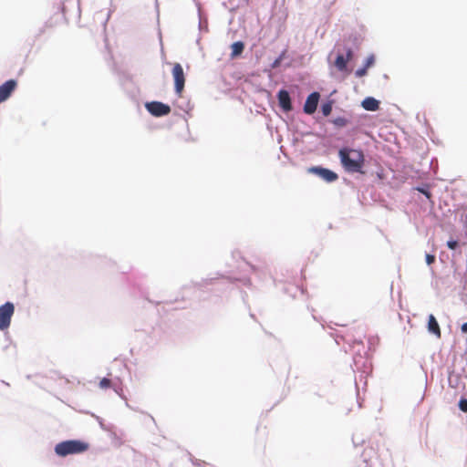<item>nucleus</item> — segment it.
I'll list each match as a JSON object with an SVG mask.
<instances>
[{"label": "nucleus", "mask_w": 467, "mask_h": 467, "mask_svg": "<svg viewBox=\"0 0 467 467\" xmlns=\"http://www.w3.org/2000/svg\"><path fill=\"white\" fill-rule=\"evenodd\" d=\"M338 156L343 168L348 172H363L365 156L362 150L345 147L339 150Z\"/></svg>", "instance_id": "nucleus-1"}, {"label": "nucleus", "mask_w": 467, "mask_h": 467, "mask_svg": "<svg viewBox=\"0 0 467 467\" xmlns=\"http://www.w3.org/2000/svg\"><path fill=\"white\" fill-rule=\"evenodd\" d=\"M361 106L366 110L376 111L379 109V101L372 97H368L361 102Z\"/></svg>", "instance_id": "nucleus-12"}, {"label": "nucleus", "mask_w": 467, "mask_h": 467, "mask_svg": "<svg viewBox=\"0 0 467 467\" xmlns=\"http://www.w3.org/2000/svg\"><path fill=\"white\" fill-rule=\"evenodd\" d=\"M277 98L280 107L285 111H289L292 109L291 99L289 93L286 90H280L277 94Z\"/></svg>", "instance_id": "nucleus-10"}, {"label": "nucleus", "mask_w": 467, "mask_h": 467, "mask_svg": "<svg viewBox=\"0 0 467 467\" xmlns=\"http://www.w3.org/2000/svg\"><path fill=\"white\" fill-rule=\"evenodd\" d=\"M332 107L330 104L327 103L322 106V113L325 116H328L331 113Z\"/></svg>", "instance_id": "nucleus-15"}, {"label": "nucleus", "mask_w": 467, "mask_h": 467, "mask_svg": "<svg viewBox=\"0 0 467 467\" xmlns=\"http://www.w3.org/2000/svg\"><path fill=\"white\" fill-rule=\"evenodd\" d=\"M308 171L318 175L327 182H335L337 179V173L326 168L311 167L308 169Z\"/></svg>", "instance_id": "nucleus-6"}, {"label": "nucleus", "mask_w": 467, "mask_h": 467, "mask_svg": "<svg viewBox=\"0 0 467 467\" xmlns=\"http://www.w3.org/2000/svg\"><path fill=\"white\" fill-rule=\"evenodd\" d=\"M367 73V69L366 68H359L356 71V76L360 78V77H363L364 75H366Z\"/></svg>", "instance_id": "nucleus-19"}, {"label": "nucleus", "mask_w": 467, "mask_h": 467, "mask_svg": "<svg viewBox=\"0 0 467 467\" xmlns=\"http://www.w3.org/2000/svg\"><path fill=\"white\" fill-rule=\"evenodd\" d=\"M147 110L155 117L166 116L171 112V107L160 101L148 102L145 105Z\"/></svg>", "instance_id": "nucleus-5"}, {"label": "nucleus", "mask_w": 467, "mask_h": 467, "mask_svg": "<svg viewBox=\"0 0 467 467\" xmlns=\"http://www.w3.org/2000/svg\"><path fill=\"white\" fill-rule=\"evenodd\" d=\"M461 329L463 333H467V322L462 325Z\"/></svg>", "instance_id": "nucleus-20"}, {"label": "nucleus", "mask_w": 467, "mask_h": 467, "mask_svg": "<svg viewBox=\"0 0 467 467\" xmlns=\"http://www.w3.org/2000/svg\"><path fill=\"white\" fill-rule=\"evenodd\" d=\"M428 330L430 333L435 335L438 338H440L441 336L440 326L433 315L429 316Z\"/></svg>", "instance_id": "nucleus-11"}, {"label": "nucleus", "mask_w": 467, "mask_h": 467, "mask_svg": "<svg viewBox=\"0 0 467 467\" xmlns=\"http://www.w3.org/2000/svg\"><path fill=\"white\" fill-rule=\"evenodd\" d=\"M15 312V306L11 302H6L0 306V329L5 330L9 327L11 318Z\"/></svg>", "instance_id": "nucleus-3"}, {"label": "nucleus", "mask_w": 467, "mask_h": 467, "mask_svg": "<svg viewBox=\"0 0 467 467\" xmlns=\"http://www.w3.org/2000/svg\"><path fill=\"white\" fill-rule=\"evenodd\" d=\"M171 73L174 79L175 92L177 95L181 96L185 84V76L182 65L175 63Z\"/></svg>", "instance_id": "nucleus-4"}, {"label": "nucleus", "mask_w": 467, "mask_h": 467, "mask_svg": "<svg viewBox=\"0 0 467 467\" xmlns=\"http://www.w3.org/2000/svg\"><path fill=\"white\" fill-rule=\"evenodd\" d=\"M89 449V444L86 441L79 440H68L57 443L55 447V452L61 457H66L69 454H78L87 451Z\"/></svg>", "instance_id": "nucleus-2"}, {"label": "nucleus", "mask_w": 467, "mask_h": 467, "mask_svg": "<svg viewBox=\"0 0 467 467\" xmlns=\"http://www.w3.org/2000/svg\"><path fill=\"white\" fill-rule=\"evenodd\" d=\"M447 246L453 250L455 249L457 246H458V242L457 241H454V240H450L447 242Z\"/></svg>", "instance_id": "nucleus-17"}, {"label": "nucleus", "mask_w": 467, "mask_h": 467, "mask_svg": "<svg viewBox=\"0 0 467 467\" xmlns=\"http://www.w3.org/2000/svg\"><path fill=\"white\" fill-rule=\"evenodd\" d=\"M435 261V256L430 254H426V262L428 265H431Z\"/></svg>", "instance_id": "nucleus-18"}, {"label": "nucleus", "mask_w": 467, "mask_h": 467, "mask_svg": "<svg viewBox=\"0 0 467 467\" xmlns=\"http://www.w3.org/2000/svg\"><path fill=\"white\" fill-rule=\"evenodd\" d=\"M232 57H235L239 55H241L244 48V44L241 41L234 42L232 46Z\"/></svg>", "instance_id": "nucleus-13"}, {"label": "nucleus", "mask_w": 467, "mask_h": 467, "mask_svg": "<svg viewBox=\"0 0 467 467\" xmlns=\"http://www.w3.org/2000/svg\"><path fill=\"white\" fill-rule=\"evenodd\" d=\"M459 408L462 411L467 412V400L466 399H462L459 401Z\"/></svg>", "instance_id": "nucleus-16"}, {"label": "nucleus", "mask_w": 467, "mask_h": 467, "mask_svg": "<svg viewBox=\"0 0 467 467\" xmlns=\"http://www.w3.org/2000/svg\"><path fill=\"white\" fill-rule=\"evenodd\" d=\"M319 97L317 92H313L306 98L304 105V111L306 114H313L317 110Z\"/></svg>", "instance_id": "nucleus-9"}, {"label": "nucleus", "mask_w": 467, "mask_h": 467, "mask_svg": "<svg viewBox=\"0 0 467 467\" xmlns=\"http://www.w3.org/2000/svg\"><path fill=\"white\" fill-rule=\"evenodd\" d=\"M353 57V52L350 47L346 48V55L338 54L335 60V67L339 71H346L347 70V64L348 61H350Z\"/></svg>", "instance_id": "nucleus-7"}, {"label": "nucleus", "mask_w": 467, "mask_h": 467, "mask_svg": "<svg viewBox=\"0 0 467 467\" xmlns=\"http://www.w3.org/2000/svg\"><path fill=\"white\" fill-rule=\"evenodd\" d=\"M99 388L101 389H109L110 388L111 386V381L110 379H107V378H103L100 381H99Z\"/></svg>", "instance_id": "nucleus-14"}, {"label": "nucleus", "mask_w": 467, "mask_h": 467, "mask_svg": "<svg viewBox=\"0 0 467 467\" xmlns=\"http://www.w3.org/2000/svg\"><path fill=\"white\" fill-rule=\"evenodd\" d=\"M16 86L17 82L15 79H9L0 86V103L5 101L10 97Z\"/></svg>", "instance_id": "nucleus-8"}]
</instances>
